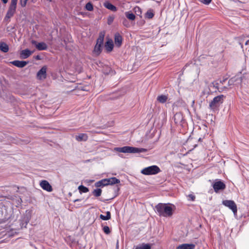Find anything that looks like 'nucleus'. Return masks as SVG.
Returning <instances> with one entry per match:
<instances>
[{
	"instance_id": "nucleus-1",
	"label": "nucleus",
	"mask_w": 249,
	"mask_h": 249,
	"mask_svg": "<svg viewBox=\"0 0 249 249\" xmlns=\"http://www.w3.org/2000/svg\"><path fill=\"white\" fill-rule=\"evenodd\" d=\"M155 209L160 216L170 217L173 213V209L169 204L159 203L155 206Z\"/></svg>"
},
{
	"instance_id": "nucleus-2",
	"label": "nucleus",
	"mask_w": 249,
	"mask_h": 249,
	"mask_svg": "<svg viewBox=\"0 0 249 249\" xmlns=\"http://www.w3.org/2000/svg\"><path fill=\"white\" fill-rule=\"evenodd\" d=\"M115 151L124 153H143L147 151V150L143 148H137L129 146H125L122 147H115Z\"/></svg>"
},
{
	"instance_id": "nucleus-3",
	"label": "nucleus",
	"mask_w": 249,
	"mask_h": 249,
	"mask_svg": "<svg viewBox=\"0 0 249 249\" xmlns=\"http://www.w3.org/2000/svg\"><path fill=\"white\" fill-rule=\"evenodd\" d=\"M226 96L223 94L218 95L213 98L209 103L210 108L213 110L217 109L222 104Z\"/></svg>"
},
{
	"instance_id": "nucleus-4",
	"label": "nucleus",
	"mask_w": 249,
	"mask_h": 249,
	"mask_svg": "<svg viewBox=\"0 0 249 249\" xmlns=\"http://www.w3.org/2000/svg\"><path fill=\"white\" fill-rule=\"evenodd\" d=\"M120 181L119 179L116 178L115 177L110 178H108L103 179L96 182L95 183V186L96 187H104L108 185H113L120 183Z\"/></svg>"
},
{
	"instance_id": "nucleus-5",
	"label": "nucleus",
	"mask_w": 249,
	"mask_h": 249,
	"mask_svg": "<svg viewBox=\"0 0 249 249\" xmlns=\"http://www.w3.org/2000/svg\"><path fill=\"white\" fill-rule=\"evenodd\" d=\"M104 36L105 33L101 32L99 34L98 38L97 39L96 44L94 48V52L97 55H99L102 52Z\"/></svg>"
},
{
	"instance_id": "nucleus-6",
	"label": "nucleus",
	"mask_w": 249,
	"mask_h": 249,
	"mask_svg": "<svg viewBox=\"0 0 249 249\" xmlns=\"http://www.w3.org/2000/svg\"><path fill=\"white\" fill-rule=\"evenodd\" d=\"M222 204L225 206L231 209L234 215L236 214L237 212V206L233 200H223L222 202Z\"/></svg>"
},
{
	"instance_id": "nucleus-7",
	"label": "nucleus",
	"mask_w": 249,
	"mask_h": 249,
	"mask_svg": "<svg viewBox=\"0 0 249 249\" xmlns=\"http://www.w3.org/2000/svg\"><path fill=\"white\" fill-rule=\"evenodd\" d=\"M214 192L218 193L220 190H224L226 188L225 184L221 181H217L215 182L213 185Z\"/></svg>"
},
{
	"instance_id": "nucleus-8",
	"label": "nucleus",
	"mask_w": 249,
	"mask_h": 249,
	"mask_svg": "<svg viewBox=\"0 0 249 249\" xmlns=\"http://www.w3.org/2000/svg\"><path fill=\"white\" fill-rule=\"evenodd\" d=\"M47 67L46 66L42 67L41 69L37 72L36 77L39 80H43L46 79L47 77Z\"/></svg>"
},
{
	"instance_id": "nucleus-9",
	"label": "nucleus",
	"mask_w": 249,
	"mask_h": 249,
	"mask_svg": "<svg viewBox=\"0 0 249 249\" xmlns=\"http://www.w3.org/2000/svg\"><path fill=\"white\" fill-rule=\"evenodd\" d=\"M17 7L10 5L8 10L7 12L6 15L4 18L5 20H9L11 18H12L16 12Z\"/></svg>"
},
{
	"instance_id": "nucleus-10",
	"label": "nucleus",
	"mask_w": 249,
	"mask_h": 249,
	"mask_svg": "<svg viewBox=\"0 0 249 249\" xmlns=\"http://www.w3.org/2000/svg\"><path fill=\"white\" fill-rule=\"evenodd\" d=\"M40 186L44 190L48 192H52L53 188L48 181L43 180L40 181Z\"/></svg>"
},
{
	"instance_id": "nucleus-11",
	"label": "nucleus",
	"mask_w": 249,
	"mask_h": 249,
	"mask_svg": "<svg viewBox=\"0 0 249 249\" xmlns=\"http://www.w3.org/2000/svg\"><path fill=\"white\" fill-rule=\"evenodd\" d=\"M10 63L18 68H22L28 63V61L14 60L10 62Z\"/></svg>"
},
{
	"instance_id": "nucleus-12",
	"label": "nucleus",
	"mask_w": 249,
	"mask_h": 249,
	"mask_svg": "<svg viewBox=\"0 0 249 249\" xmlns=\"http://www.w3.org/2000/svg\"><path fill=\"white\" fill-rule=\"evenodd\" d=\"M33 53V52L32 51L26 49L21 51L20 53V56L21 58L26 59L29 57Z\"/></svg>"
},
{
	"instance_id": "nucleus-13",
	"label": "nucleus",
	"mask_w": 249,
	"mask_h": 249,
	"mask_svg": "<svg viewBox=\"0 0 249 249\" xmlns=\"http://www.w3.org/2000/svg\"><path fill=\"white\" fill-rule=\"evenodd\" d=\"M30 216L27 215H23L20 219V226L21 228L26 227L30 220Z\"/></svg>"
},
{
	"instance_id": "nucleus-14",
	"label": "nucleus",
	"mask_w": 249,
	"mask_h": 249,
	"mask_svg": "<svg viewBox=\"0 0 249 249\" xmlns=\"http://www.w3.org/2000/svg\"><path fill=\"white\" fill-rule=\"evenodd\" d=\"M123 38L122 36L119 33H117L115 34L114 41L116 46L118 47L121 46L122 43Z\"/></svg>"
},
{
	"instance_id": "nucleus-15",
	"label": "nucleus",
	"mask_w": 249,
	"mask_h": 249,
	"mask_svg": "<svg viewBox=\"0 0 249 249\" xmlns=\"http://www.w3.org/2000/svg\"><path fill=\"white\" fill-rule=\"evenodd\" d=\"M195 245L193 244H183L177 247V249H194Z\"/></svg>"
},
{
	"instance_id": "nucleus-16",
	"label": "nucleus",
	"mask_w": 249,
	"mask_h": 249,
	"mask_svg": "<svg viewBox=\"0 0 249 249\" xmlns=\"http://www.w3.org/2000/svg\"><path fill=\"white\" fill-rule=\"evenodd\" d=\"M88 139V136L86 133H80L75 136V139L78 142L86 141Z\"/></svg>"
},
{
	"instance_id": "nucleus-17",
	"label": "nucleus",
	"mask_w": 249,
	"mask_h": 249,
	"mask_svg": "<svg viewBox=\"0 0 249 249\" xmlns=\"http://www.w3.org/2000/svg\"><path fill=\"white\" fill-rule=\"evenodd\" d=\"M113 46H114V45H113V41H112V40H107L106 42L105 45V47L106 48V50L108 52H110L112 51V50H113Z\"/></svg>"
},
{
	"instance_id": "nucleus-18",
	"label": "nucleus",
	"mask_w": 249,
	"mask_h": 249,
	"mask_svg": "<svg viewBox=\"0 0 249 249\" xmlns=\"http://www.w3.org/2000/svg\"><path fill=\"white\" fill-rule=\"evenodd\" d=\"M141 171H161L157 165H152L142 169Z\"/></svg>"
},
{
	"instance_id": "nucleus-19",
	"label": "nucleus",
	"mask_w": 249,
	"mask_h": 249,
	"mask_svg": "<svg viewBox=\"0 0 249 249\" xmlns=\"http://www.w3.org/2000/svg\"><path fill=\"white\" fill-rule=\"evenodd\" d=\"M183 119V116L181 113H176L174 115V121L176 124L181 123Z\"/></svg>"
},
{
	"instance_id": "nucleus-20",
	"label": "nucleus",
	"mask_w": 249,
	"mask_h": 249,
	"mask_svg": "<svg viewBox=\"0 0 249 249\" xmlns=\"http://www.w3.org/2000/svg\"><path fill=\"white\" fill-rule=\"evenodd\" d=\"M36 49L39 51H44L47 49V44L43 42H39L36 44Z\"/></svg>"
},
{
	"instance_id": "nucleus-21",
	"label": "nucleus",
	"mask_w": 249,
	"mask_h": 249,
	"mask_svg": "<svg viewBox=\"0 0 249 249\" xmlns=\"http://www.w3.org/2000/svg\"><path fill=\"white\" fill-rule=\"evenodd\" d=\"M154 10L152 9H149L145 13V18L148 19H151L154 17Z\"/></svg>"
},
{
	"instance_id": "nucleus-22",
	"label": "nucleus",
	"mask_w": 249,
	"mask_h": 249,
	"mask_svg": "<svg viewBox=\"0 0 249 249\" xmlns=\"http://www.w3.org/2000/svg\"><path fill=\"white\" fill-rule=\"evenodd\" d=\"M0 50L4 53H7L9 51V47L5 43L0 42Z\"/></svg>"
},
{
	"instance_id": "nucleus-23",
	"label": "nucleus",
	"mask_w": 249,
	"mask_h": 249,
	"mask_svg": "<svg viewBox=\"0 0 249 249\" xmlns=\"http://www.w3.org/2000/svg\"><path fill=\"white\" fill-rule=\"evenodd\" d=\"M157 99L159 102L163 104L167 101L168 99V97L167 96L165 95H160L157 97Z\"/></svg>"
},
{
	"instance_id": "nucleus-24",
	"label": "nucleus",
	"mask_w": 249,
	"mask_h": 249,
	"mask_svg": "<svg viewBox=\"0 0 249 249\" xmlns=\"http://www.w3.org/2000/svg\"><path fill=\"white\" fill-rule=\"evenodd\" d=\"M104 6L107 9L110 10L112 11H115L117 10L116 7L109 2H106L104 3Z\"/></svg>"
},
{
	"instance_id": "nucleus-25",
	"label": "nucleus",
	"mask_w": 249,
	"mask_h": 249,
	"mask_svg": "<svg viewBox=\"0 0 249 249\" xmlns=\"http://www.w3.org/2000/svg\"><path fill=\"white\" fill-rule=\"evenodd\" d=\"M99 217L102 220H108L111 218V213L110 212L107 211L106 212V215L101 214Z\"/></svg>"
},
{
	"instance_id": "nucleus-26",
	"label": "nucleus",
	"mask_w": 249,
	"mask_h": 249,
	"mask_svg": "<svg viewBox=\"0 0 249 249\" xmlns=\"http://www.w3.org/2000/svg\"><path fill=\"white\" fill-rule=\"evenodd\" d=\"M125 15L128 19L131 20H134L136 18L135 15L131 12H126Z\"/></svg>"
},
{
	"instance_id": "nucleus-27",
	"label": "nucleus",
	"mask_w": 249,
	"mask_h": 249,
	"mask_svg": "<svg viewBox=\"0 0 249 249\" xmlns=\"http://www.w3.org/2000/svg\"><path fill=\"white\" fill-rule=\"evenodd\" d=\"M135 249H151V246L149 244H142L139 246H137Z\"/></svg>"
},
{
	"instance_id": "nucleus-28",
	"label": "nucleus",
	"mask_w": 249,
	"mask_h": 249,
	"mask_svg": "<svg viewBox=\"0 0 249 249\" xmlns=\"http://www.w3.org/2000/svg\"><path fill=\"white\" fill-rule=\"evenodd\" d=\"M78 190L81 194L82 193H87L89 191L88 188H87L82 185H80L78 187Z\"/></svg>"
},
{
	"instance_id": "nucleus-29",
	"label": "nucleus",
	"mask_w": 249,
	"mask_h": 249,
	"mask_svg": "<svg viewBox=\"0 0 249 249\" xmlns=\"http://www.w3.org/2000/svg\"><path fill=\"white\" fill-rule=\"evenodd\" d=\"M93 195L96 197H99L101 195L102 190L101 189H96L93 190Z\"/></svg>"
},
{
	"instance_id": "nucleus-30",
	"label": "nucleus",
	"mask_w": 249,
	"mask_h": 249,
	"mask_svg": "<svg viewBox=\"0 0 249 249\" xmlns=\"http://www.w3.org/2000/svg\"><path fill=\"white\" fill-rule=\"evenodd\" d=\"M86 9L89 11H91L93 9V5L90 2H88L86 4L85 6Z\"/></svg>"
},
{
	"instance_id": "nucleus-31",
	"label": "nucleus",
	"mask_w": 249,
	"mask_h": 249,
	"mask_svg": "<svg viewBox=\"0 0 249 249\" xmlns=\"http://www.w3.org/2000/svg\"><path fill=\"white\" fill-rule=\"evenodd\" d=\"M122 23L125 27L128 28L130 27V23L129 21L125 18H124L123 19Z\"/></svg>"
},
{
	"instance_id": "nucleus-32",
	"label": "nucleus",
	"mask_w": 249,
	"mask_h": 249,
	"mask_svg": "<svg viewBox=\"0 0 249 249\" xmlns=\"http://www.w3.org/2000/svg\"><path fill=\"white\" fill-rule=\"evenodd\" d=\"M103 230L104 232L107 234H108L110 233L109 228L107 226H104L103 228Z\"/></svg>"
},
{
	"instance_id": "nucleus-33",
	"label": "nucleus",
	"mask_w": 249,
	"mask_h": 249,
	"mask_svg": "<svg viewBox=\"0 0 249 249\" xmlns=\"http://www.w3.org/2000/svg\"><path fill=\"white\" fill-rule=\"evenodd\" d=\"M237 80L235 77H232L228 81V84L229 86L233 85L234 82Z\"/></svg>"
},
{
	"instance_id": "nucleus-34",
	"label": "nucleus",
	"mask_w": 249,
	"mask_h": 249,
	"mask_svg": "<svg viewBox=\"0 0 249 249\" xmlns=\"http://www.w3.org/2000/svg\"><path fill=\"white\" fill-rule=\"evenodd\" d=\"M120 190V188L117 185L116 186L114 187V192L115 193V196H116L118 195V192Z\"/></svg>"
},
{
	"instance_id": "nucleus-35",
	"label": "nucleus",
	"mask_w": 249,
	"mask_h": 249,
	"mask_svg": "<svg viewBox=\"0 0 249 249\" xmlns=\"http://www.w3.org/2000/svg\"><path fill=\"white\" fill-rule=\"evenodd\" d=\"M188 197L189 198L188 200H191L192 201H195V198H196V196L194 195H192V194L189 195Z\"/></svg>"
},
{
	"instance_id": "nucleus-36",
	"label": "nucleus",
	"mask_w": 249,
	"mask_h": 249,
	"mask_svg": "<svg viewBox=\"0 0 249 249\" xmlns=\"http://www.w3.org/2000/svg\"><path fill=\"white\" fill-rule=\"evenodd\" d=\"M28 0H20V3L21 4V6L22 7H24L26 6L27 2Z\"/></svg>"
},
{
	"instance_id": "nucleus-37",
	"label": "nucleus",
	"mask_w": 249,
	"mask_h": 249,
	"mask_svg": "<svg viewBox=\"0 0 249 249\" xmlns=\"http://www.w3.org/2000/svg\"><path fill=\"white\" fill-rule=\"evenodd\" d=\"M200 1L202 2L203 3L208 5L210 4L212 1V0H199Z\"/></svg>"
},
{
	"instance_id": "nucleus-38",
	"label": "nucleus",
	"mask_w": 249,
	"mask_h": 249,
	"mask_svg": "<svg viewBox=\"0 0 249 249\" xmlns=\"http://www.w3.org/2000/svg\"><path fill=\"white\" fill-rule=\"evenodd\" d=\"M18 0H11V2L10 5L17 7Z\"/></svg>"
},
{
	"instance_id": "nucleus-39",
	"label": "nucleus",
	"mask_w": 249,
	"mask_h": 249,
	"mask_svg": "<svg viewBox=\"0 0 249 249\" xmlns=\"http://www.w3.org/2000/svg\"><path fill=\"white\" fill-rule=\"evenodd\" d=\"M143 174L149 175H155L157 174L158 172H141Z\"/></svg>"
},
{
	"instance_id": "nucleus-40",
	"label": "nucleus",
	"mask_w": 249,
	"mask_h": 249,
	"mask_svg": "<svg viewBox=\"0 0 249 249\" xmlns=\"http://www.w3.org/2000/svg\"><path fill=\"white\" fill-rule=\"evenodd\" d=\"M113 20V18H111V17H109L108 18V21H107L108 24H110L112 22Z\"/></svg>"
},
{
	"instance_id": "nucleus-41",
	"label": "nucleus",
	"mask_w": 249,
	"mask_h": 249,
	"mask_svg": "<svg viewBox=\"0 0 249 249\" xmlns=\"http://www.w3.org/2000/svg\"><path fill=\"white\" fill-rule=\"evenodd\" d=\"M29 142H30V141L28 140H23V141H21V142L20 143L21 144H27Z\"/></svg>"
},
{
	"instance_id": "nucleus-42",
	"label": "nucleus",
	"mask_w": 249,
	"mask_h": 249,
	"mask_svg": "<svg viewBox=\"0 0 249 249\" xmlns=\"http://www.w3.org/2000/svg\"><path fill=\"white\" fill-rule=\"evenodd\" d=\"M31 43L32 44L36 45V44H37L38 43H37L36 40H32Z\"/></svg>"
},
{
	"instance_id": "nucleus-43",
	"label": "nucleus",
	"mask_w": 249,
	"mask_h": 249,
	"mask_svg": "<svg viewBox=\"0 0 249 249\" xmlns=\"http://www.w3.org/2000/svg\"><path fill=\"white\" fill-rule=\"evenodd\" d=\"M6 221L5 219H0V224L4 223Z\"/></svg>"
},
{
	"instance_id": "nucleus-44",
	"label": "nucleus",
	"mask_w": 249,
	"mask_h": 249,
	"mask_svg": "<svg viewBox=\"0 0 249 249\" xmlns=\"http://www.w3.org/2000/svg\"><path fill=\"white\" fill-rule=\"evenodd\" d=\"M81 200V199H77L74 200L73 201H74V202H77V201H80Z\"/></svg>"
},
{
	"instance_id": "nucleus-45",
	"label": "nucleus",
	"mask_w": 249,
	"mask_h": 249,
	"mask_svg": "<svg viewBox=\"0 0 249 249\" xmlns=\"http://www.w3.org/2000/svg\"><path fill=\"white\" fill-rule=\"evenodd\" d=\"M4 3H6L8 2V0H1Z\"/></svg>"
},
{
	"instance_id": "nucleus-46",
	"label": "nucleus",
	"mask_w": 249,
	"mask_h": 249,
	"mask_svg": "<svg viewBox=\"0 0 249 249\" xmlns=\"http://www.w3.org/2000/svg\"><path fill=\"white\" fill-rule=\"evenodd\" d=\"M249 44V40H247L246 43H245V45H248Z\"/></svg>"
},
{
	"instance_id": "nucleus-47",
	"label": "nucleus",
	"mask_w": 249,
	"mask_h": 249,
	"mask_svg": "<svg viewBox=\"0 0 249 249\" xmlns=\"http://www.w3.org/2000/svg\"><path fill=\"white\" fill-rule=\"evenodd\" d=\"M36 59H38V60L40 59V57H39V55H37V56H36Z\"/></svg>"
},
{
	"instance_id": "nucleus-48",
	"label": "nucleus",
	"mask_w": 249,
	"mask_h": 249,
	"mask_svg": "<svg viewBox=\"0 0 249 249\" xmlns=\"http://www.w3.org/2000/svg\"><path fill=\"white\" fill-rule=\"evenodd\" d=\"M48 1H51L52 0H47Z\"/></svg>"
}]
</instances>
